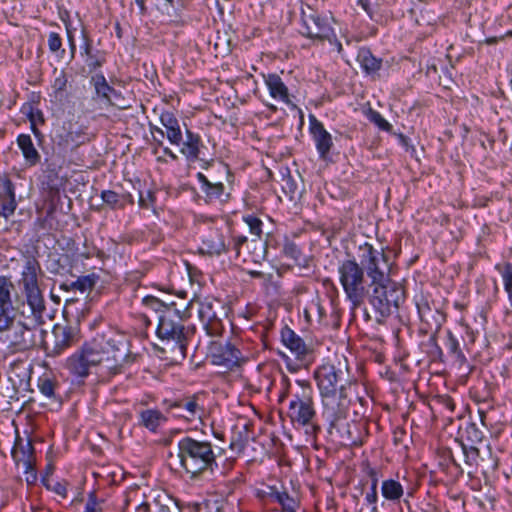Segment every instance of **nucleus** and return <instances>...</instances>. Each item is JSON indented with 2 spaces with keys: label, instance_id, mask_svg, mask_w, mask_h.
<instances>
[{
  "label": "nucleus",
  "instance_id": "obj_10",
  "mask_svg": "<svg viewBox=\"0 0 512 512\" xmlns=\"http://www.w3.org/2000/svg\"><path fill=\"white\" fill-rule=\"evenodd\" d=\"M357 258L361 267L366 269L368 276L372 281L384 280V275L389 269L387 256L383 250L375 249L371 244L365 242L359 245L357 251Z\"/></svg>",
  "mask_w": 512,
  "mask_h": 512
},
{
  "label": "nucleus",
  "instance_id": "obj_24",
  "mask_svg": "<svg viewBox=\"0 0 512 512\" xmlns=\"http://www.w3.org/2000/svg\"><path fill=\"white\" fill-rule=\"evenodd\" d=\"M356 61L359 64L362 72L369 76L378 74L383 65V59L376 57L372 53L371 49L367 46H362L358 49Z\"/></svg>",
  "mask_w": 512,
  "mask_h": 512
},
{
  "label": "nucleus",
  "instance_id": "obj_25",
  "mask_svg": "<svg viewBox=\"0 0 512 512\" xmlns=\"http://www.w3.org/2000/svg\"><path fill=\"white\" fill-rule=\"evenodd\" d=\"M226 248L225 237L219 230H210L202 239L199 251L202 254H220Z\"/></svg>",
  "mask_w": 512,
  "mask_h": 512
},
{
  "label": "nucleus",
  "instance_id": "obj_47",
  "mask_svg": "<svg viewBox=\"0 0 512 512\" xmlns=\"http://www.w3.org/2000/svg\"><path fill=\"white\" fill-rule=\"evenodd\" d=\"M419 315L422 321L430 324V320L432 318V310L430 307L425 304L423 306H418Z\"/></svg>",
  "mask_w": 512,
  "mask_h": 512
},
{
  "label": "nucleus",
  "instance_id": "obj_45",
  "mask_svg": "<svg viewBox=\"0 0 512 512\" xmlns=\"http://www.w3.org/2000/svg\"><path fill=\"white\" fill-rule=\"evenodd\" d=\"M224 191L223 182H211V184L206 188V193L208 196H220Z\"/></svg>",
  "mask_w": 512,
  "mask_h": 512
},
{
  "label": "nucleus",
  "instance_id": "obj_6",
  "mask_svg": "<svg viewBox=\"0 0 512 512\" xmlns=\"http://www.w3.org/2000/svg\"><path fill=\"white\" fill-rule=\"evenodd\" d=\"M339 280L353 309L360 307L368 294L363 268L355 260H345L339 267Z\"/></svg>",
  "mask_w": 512,
  "mask_h": 512
},
{
  "label": "nucleus",
  "instance_id": "obj_57",
  "mask_svg": "<svg viewBox=\"0 0 512 512\" xmlns=\"http://www.w3.org/2000/svg\"><path fill=\"white\" fill-rule=\"evenodd\" d=\"M55 491L60 494L61 496L65 497L66 496V489L64 486H62L61 484H57V487L55 488Z\"/></svg>",
  "mask_w": 512,
  "mask_h": 512
},
{
  "label": "nucleus",
  "instance_id": "obj_20",
  "mask_svg": "<svg viewBox=\"0 0 512 512\" xmlns=\"http://www.w3.org/2000/svg\"><path fill=\"white\" fill-rule=\"evenodd\" d=\"M237 257L244 263L258 264L264 260L266 255V243L261 239L247 240L246 237H239L235 241Z\"/></svg>",
  "mask_w": 512,
  "mask_h": 512
},
{
  "label": "nucleus",
  "instance_id": "obj_63",
  "mask_svg": "<svg viewBox=\"0 0 512 512\" xmlns=\"http://www.w3.org/2000/svg\"><path fill=\"white\" fill-rule=\"evenodd\" d=\"M505 291H506V292H507V294H508V299H509V302H510V304H511V306H512V288H508V289H506Z\"/></svg>",
  "mask_w": 512,
  "mask_h": 512
},
{
  "label": "nucleus",
  "instance_id": "obj_19",
  "mask_svg": "<svg viewBox=\"0 0 512 512\" xmlns=\"http://www.w3.org/2000/svg\"><path fill=\"white\" fill-rule=\"evenodd\" d=\"M172 144L180 146V151L189 158H198L202 146L200 136L192 130H166Z\"/></svg>",
  "mask_w": 512,
  "mask_h": 512
},
{
  "label": "nucleus",
  "instance_id": "obj_42",
  "mask_svg": "<svg viewBox=\"0 0 512 512\" xmlns=\"http://www.w3.org/2000/svg\"><path fill=\"white\" fill-rule=\"evenodd\" d=\"M363 471L366 473V475L371 480V486L370 487L378 488L379 471L376 468L372 467L368 462H365L363 464Z\"/></svg>",
  "mask_w": 512,
  "mask_h": 512
},
{
  "label": "nucleus",
  "instance_id": "obj_11",
  "mask_svg": "<svg viewBox=\"0 0 512 512\" xmlns=\"http://www.w3.org/2000/svg\"><path fill=\"white\" fill-rule=\"evenodd\" d=\"M312 388L308 383H301V389L290 401L288 416L293 423L308 425L315 416Z\"/></svg>",
  "mask_w": 512,
  "mask_h": 512
},
{
  "label": "nucleus",
  "instance_id": "obj_58",
  "mask_svg": "<svg viewBox=\"0 0 512 512\" xmlns=\"http://www.w3.org/2000/svg\"><path fill=\"white\" fill-rule=\"evenodd\" d=\"M309 128H323L322 124L316 120L315 117L311 118V123Z\"/></svg>",
  "mask_w": 512,
  "mask_h": 512
},
{
  "label": "nucleus",
  "instance_id": "obj_15",
  "mask_svg": "<svg viewBox=\"0 0 512 512\" xmlns=\"http://www.w3.org/2000/svg\"><path fill=\"white\" fill-rule=\"evenodd\" d=\"M11 454L16 466L23 469L26 482L34 484L37 480V473L36 457L32 442L17 437Z\"/></svg>",
  "mask_w": 512,
  "mask_h": 512
},
{
  "label": "nucleus",
  "instance_id": "obj_43",
  "mask_svg": "<svg viewBox=\"0 0 512 512\" xmlns=\"http://www.w3.org/2000/svg\"><path fill=\"white\" fill-rule=\"evenodd\" d=\"M73 288L79 290L81 292H85L87 290L92 289L94 286V281L89 277L78 278L73 284Z\"/></svg>",
  "mask_w": 512,
  "mask_h": 512
},
{
  "label": "nucleus",
  "instance_id": "obj_36",
  "mask_svg": "<svg viewBox=\"0 0 512 512\" xmlns=\"http://www.w3.org/2000/svg\"><path fill=\"white\" fill-rule=\"evenodd\" d=\"M281 506L284 512H296L298 501L286 492H275L271 495Z\"/></svg>",
  "mask_w": 512,
  "mask_h": 512
},
{
  "label": "nucleus",
  "instance_id": "obj_35",
  "mask_svg": "<svg viewBox=\"0 0 512 512\" xmlns=\"http://www.w3.org/2000/svg\"><path fill=\"white\" fill-rule=\"evenodd\" d=\"M163 414L158 410L148 409L141 412V422L142 424L152 430L155 431L159 424L164 420Z\"/></svg>",
  "mask_w": 512,
  "mask_h": 512
},
{
  "label": "nucleus",
  "instance_id": "obj_16",
  "mask_svg": "<svg viewBox=\"0 0 512 512\" xmlns=\"http://www.w3.org/2000/svg\"><path fill=\"white\" fill-rule=\"evenodd\" d=\"M77 342L78 339L71 327L57 324L49 335L43 333L39 344L48 355L56 356Z\"/></svg>",
  "mask_w": 512,
  "mask_h": 512
},
{
  "label": "nucleus",
  "instance_id": "obj_28",
  "mask_svg": "<svg viewBox=\"0 0 512 512\" xmlns=\"http://www.w3.org/2000/svg\"><path fill=\"white\" fill-rule=\"evenodd\" d=\"M382 496L393 503H398L404 495L402 484L394 479H386L381 484Z\"/></svg>",
  "mask_w": 512,
  "mask_h": 512
},
{
  "label": "nucleus",
  "instance_id": "obj_17",
  "mask_svg": "<svg viewBox=\"0 0 512 512\" xmlns=\"http://www.w3.org/2000/svg\"><path fill=\"white\" fill-rule=\"evenodd\" d=\"M79 54L88 71L92 74L98 73V70H100L107 62V52L105 50L94 48L93 39L85 27L81 29Z\"/></svg>",
  "mask_w": 512,
  "mask_h": 512
},
{
  "label": "nucleus",
  "instance_id": "obj_48",
  "mask_svg": "<svg viewBox=\"0 0 512 512\" xmlns=\"http://www.w3.org/2000/svg\"><path fill=\"white\" fill-rule=\"evenodd\" d=\"M40 391L48 397L54 395V384L50 380H44L40 385Z\"/></svg>",
  "mask_w": 512,
  "mask_h": 512
},
{
  "label": "nucleus",
  "instance_id": "obj_2",
  "mask_svg": "<svg viewBox=\"0 0 512 512\" xmlns=\"http://www.w3.org/2000/svg\"><path fill=\"white\" fill-rule=\"evenodd\" d=\"M315 378L322 396L325 413L333 421L346 417L349 399L345 387L339 385V376L333 365H322L315 372Z\"/></svg>",
  "mask_w": 512,
  "mask_h": 512
},
{
  "label": "nucleus",
  "instance_id": "obj_8",
  "mask_svg": "<svg viewBox=\"0 0 512 512\" xmlns=\"http://www.w3.org/2000/svg\"><path fill=\"white\" fill-rule=\"evenodd\" d=\"M143 303L151 308L157 309L158 307L163 305L160 301L152 296L145 297L143 299ZM158 327H157V335L161 339L167 340H175L179 347L184 350L185 349V336L183 333V325L181 324V320L179 315L164 306V310L159 315L158 318Z\"/></svg>",
  "mask_w": 512,
  "mask_h": 512
},
{
  "label": "nucleus",
  "instance_id": "obj_23",
  "mask_svg": "<svg viewBox=\"0 0 512 512\" xmlns=\"http://www.w3.org/2000/svg\"><path fill=\"white\" fill-rule=\"evenodd\" d=\"M15 187L7 176H0V216L8 219L16 210Z\"/></svg>",
  "mask_w": 512,
  "mask_h": 512
},
{
  "label": "nucleus",
  "instance_id": "obj_9",
  "mask_svg": "<svg viewBox=\"0 0 512 512\" xmlns=\"http://www.w3.org/2000/svg\"><path fill=\"white\" fill-rule=\"evenodd\" d=\"M207 355L212 364L231 371L240 368L250 358L249 353L244 352L239 345L219 340L210 342Z\"/></svg>",
  "mask_w": 512,
  "mask_h": 512
},
{
  "label": "nucleus",
  "instance_id": "obj_26",
  "mask_svg": "<svg viewBox=\"0 0 512 512\" xmlns=\"http://www.w3.org/2000/svg\"><path fill=\"white\" fill-rule=\"evenodd\" d=\"M178 409V416L183 417L187 421L200 419L201 408L194 397L181 399L173 404Z\"/></svg>",
  "mask_w": 512,
  "mask_h": 512
},
{
  "label": "nucleus",
  "instance_id": "obj_7",
  "mask_svg": "<svg viewBox=\"0 0 512 512\" xmlns=\"http://www.w3.org/2000/svg\"><path fill=\"white\" fill-rule=\"evenodd\" d=\"M374 286L371 296V304L380 313L382 317L389 316L393 311L397 310L400 303L404 300V290L394 282L386 279L372 281Z\"/></svg>",
  "mask_w": 512,
  "mask_h": 512
},
{
  "label": "nucleus",
  "instance_id": "obj_14",
  "mask_svg": "<svg viewBox=\"0 0 512 512\" xmlns=\"http://www.w3.org/2000/svg\"><path fill=\"white\" fill-rule=\"evenodd\" d=\"M4 331L7 332L5 340L16 351H25L33 348L38 344L37 336L40 338L43 336V330L38 327H28L21 322L14 323L13 316L12 324Z\"/></svg>",
  "mask_w": 512,
  "mask_h": 512
},
{
  "label": "nucleus",
  "instance_id": "obj_50",
  "mask_svg": "<svg viewBox=\"0 0 512 512\" xmlns=\"http://www.w3.org/2000/svg\"><path fill=\"white\" fill-rule=\"evenodd\" d=\"M357 5L360 6L365 12L366 14L369 16V18L371 20L374 19V11L372 9V6H371V3H370V0H357Z\"/></svg>",
  "mask_w": 512,
  "mask_h": 512
},
{
  "label": "nucleus",
  "instance_id": "obj_34",
  "mask_svg": "<svg viewBox=\"0 0 512 512\" xmlns=\"http://www.w3.org/2000/svg\"><path fill=\"white\" fill-rule=\"evenodd\" d=\"M316 141L317 149L322 158H325L332 146L331 135L327 130H311Z\"/></svg>",
  "mask_w": 512,
  "mask_h": 512
},
{
  "label": "nucleus",
  "instance_id": "obj_60",
  "mask_svg": "<svg viewBox=\"0 0 512 512\" xmlns=\"http://www.w3.org/2000/svg\"><path fill=\"white\" fill-rule=\"evenodd\" d=\"M115 33H116L117 38H119V39L122 38V29H121L119 22H117L115 24Z\"/></svg>",
  "mask_w": 512,
  "mask_h": 512
},
{
  "label": "nucleus",
  "instance_id": "obj_62",
  "mask_svg": "<svg viewBox=\"0 0 512 512\" xmlns=\"http://www.w3.org/2000/svg\"><path fill=\"white\" fill-rule=\"evenodd\" d=\"M139 204L141 207H144V208H147L149 206L148 203L146 202V200L142 196L139 199Z\"/></svg>",
  "mask_w": 512,
  "mask_h": 512
},
{
  "label": "nucleus",
  "instance_id": "obj_5",
  "mask_svg": "<svg viewBox=\"0 0 512 512\" xmlns=\"http://www.w3.org/2000/svg\"><path fill=\"white\" fill-rule=\"evenodd\" d=\"M89 84L93 91L87 104L82 103L83 113H95L98 110L108 109L109 107L119 109L128 107L122 92L108 83L102 71L92 74L89 78Z\"/></svg>",
  "mask_w": 512,
  "mask_h": 512
},
{
  "label": "nucleus",
  "instance_id": "obj_49",
  "mask_svg": "<svg viewBox=\"0 0 512 512\" xmlns=\"http://www.w3.org/2000/svg\"><path fill=\"white\" fill-rule=\"evenodd\" d=\"M61 20L65 26L66 37L75 36L76 28L72 26L69 15L66 12V17L61 16Z\"/></svg>",
  "mask_w": 512,
  "mask_h": 512
},
{
  "label": "nucleus",
  "instance_id": "obj_21",
  "mask_svg": "<svg viewBox=\"0 0 512 512\" xmlns=\"http://www.w3.org/2000/svg\"><path fill=\"white\" fill-rule=\"evenodd\" d=\"M13 288L10 278L0 276V330H5L12 324L11 292Z\"/></svg>",
  "mask_w": 512,
  "mask_h": 512
},
{
  "label": "nucleus",
  "instance_id": "obj_44",
  "mask_svg": "<svg viewBox=\"0 0 512 512\" xmlns=\"http://www.w3.org/2000/svg\"><path fill=\"white\" fill-rule=\"evenodd\" d=\"M366 502L372 506L371 511L372 512H378L376 503L378 500V494H377V488L376 487H370V490L365 495Z\"/></svg>",
  "mask_w": 512,
  "mask_h": 512
},
{
  "label": "nucleus",
  "instance_id": "obj_22",
  "mask_svg": "<svg viewBox=\"0 0 512 512\" xmlns=\"http://www.w3.org/2000/svg\"><path fill=\"white\" fill-rule=\"evenodd\" d=\"M281 339L283 344L295 355L296 359L306 364L310 363L311 349L293 330L288 327L283 328L281 331Z\"/></svg>",
  "mask_w": 512,
  "mask_h": 512
},
{
  "label": "nucleus",
  "instance_id": "obj_53",
  "mask_svg": "<svg viewBox=\"0 0 512 512\" xmlns=\"http://www.w3.org/2000/svg\"><path fill=\"white\" fill-rule=\"evenodd\" d=\"M138 9H139V14L140 15H145L146 12H147V7H146V1L147 0H134Z\"/></svg>",
  "mask_w": 512,
  "mask_h": 512
},
{
  "label": "nucleus",
  "instance_id": "obj_56",
  "mask_svg": "<svg viewBox=\"0 0 512 512\" xmlns=\"http://www.w3.org/2000/svg\"><path fill=\"white\" fill-rule=\"evenodd\" d=\"M398 137L401 141V143L406 147V148H409V147H412L410 144H409V141H408V137L404 136L403 134L399 133L398 134Z\"/></svg>",
  "mask_w": 512,
  "mask_h": 512
},
{
  "label": "nucleus",
  "instance_id": "obj_41",
  "mask_svg": "<svg viewBox=\"0 0 512 512\" xmlns=\"http://www.w3.org/2000/svg\"><path fill=\"white\" fill-rule=\"evenodd\" d=\"M245 222L249 226L251 233L256 237L255 239H261L262 234V222L260 219L249 216L245 218Z\"/></svg>",
  "mask_w": 512,
  "mask_h": 512
},
{
  "label": "nucleus",
  "instance_id": "obj_3",
  "mask_svg": "<svg viewBox=\"0 0 512 512\" xmlns=\"http://www.w3.org/2000/svg\"><path fill=\"white\" fill-rule=\"evenodd\" d=\"M178 457L184 470L196 477L208 470L212 471L216 464V455L208 441H199L185 437L178 443Z\"/></svg>",
  "mask_w": 512,
  "mask_h": 512
},
{
  "label": "nucleus",
  "instance_id": "obj_64",
  "mask_svg": "<svg viewBox=\"0 0 512 512\" xmlns=\"http://www.w3.org/2000/svg\"><path fill=\"white\" fill-rule=\"evenodd\" d=\"M209 177H210V181L211 182H222L221 180H219L216 177H214L212 174H210Z\"/></svg>",
  "mask_w": 512,
  "mask_h": 512
},
{
  "label": "nucleus",
  "instance_id": "obj_12",
  "mask_svg": "<svg viewBox=\"0 0 512 512\" xmlns=\"http://www.w3.org/2000/svg\"><path fill=\"white\" fill-rule=\"evenodd\" d=\"M333 27L326 15L311 9L310 12H301V30L302 36L317 42H324L325 39L333 36Z\"/></svg>",
  "mask_w": 512,
  "mask_h": 512
},
{
  "label": "nucleus",
  "instance_id": "obj_52",
  "mask_svg": "<svg viewBox=\"0 0 512 512\" xmlns=\"http://www.w3.org/2000/svg\"><path fill=\"white\" fill-rule=\"evenodd\" d=\"M67 42H68L70 57H71V59H73L75 57V54L77 51L76 37L69 35V37H67Z\"/></svg>",
  "mask_w": 512,
  "mask_h": 512
},
{
  "label": "nucleus",
  "instance_id": "obj_27",
  "mask_svg": "<svg viewBox=\"0 0 512 512\" xmlns=\"http://www.w3.org/2000/svg\"><path fill=\"white\" fill-rule=\"evenodd\" d=\"M101 198L112 209H124L127 205H132L134 202L130 194H118L112 190L103 191Z\"/></svg>",
  "mask_w": 512,
  "mask_h": 512
},
{
  "label": "nucleus",
  "instance_id": "obj_33",
  "mask_svg": "<svg viewBox=\"0 0 512 512\" xmlns=\"http://www.w3.org/2000/svg\"><path fill=\"white\" fill-rule=\"evenodd\" d=\"M363 117L377 128H392V125L381 115L380 112L374 110L369 104L361 108Z\"/></svg>",
  "mask_w": 512,
  "mask_h": 512
},
{
  "label": "nucleus",
  "instance_id": "obj_29",
  "mask_svg": "<svg viewBox=\"0 0 512 512\" xmlns=\"http://www.w3.org/2000/svg\"><path fill=\"white\" fill-rule=\"evenodd\" d=\"M20 113L29 121L30 128H37V126L44 124V115L38 107V103H23L20 108Z\"/></svg>",
  "mask_w": 512,
  "mask_h": 512
},
{
  "label": "nucleus",
  "instance_id": "obj_51",
  "mask_svg": "<svg viewBox=\"0 0 512 512\" xmlns=\"http://www.w3.org/2000/svg\"><path fill=\"white\" fill-rule=\"evenodd\" d=\"M325 41H328L330 45L334 46L336 51L341 54L343 51L342 43L338 40L335 30L333 29V36L329 37L328 39H325Z\"/></svg>",
  "mask_w": 512,
  "mask_h": 512
},
{
  "label": "nucleus",
  "instance_id": "obj_46",
  "mask_svg": "<svg viewBox=\"0 0 512 512\" xmlns=\"http://www.w3.org/2000/svg\"><path fill=\"white\" fill-rule=\"evenodd\" d=\"M84 512H102L101 505L96 501L93 493L89 496Z\"/></svg>",
  "mask_w": 512,
  "mask_h": 512
},
{
  "label": "nucleus",
  "instance_id": "obj_61",
  "mask_svg": "<svg viewBox=\"0 0 512 512\" xmlns=\"http://www.w3.org/2000/svg\"><path fill=\"white\" fill-rule=\"evenodd\" d=\"M218 169L223 172L224 174H227L228 172V168L226 165L222 164V163H218Z\"/></svg>",
  "mask_w": 512,
  "mask_h": 512
},
{
  "label": "nucleus",
  "instance_id": "obj_30",
  "mask_svg": "<svg viewBox=\"0 0 512 512\" xmlns=\"http://www.w3.org/2000/svg\"><path fill=\"white\" fill-rule=\"evenodd\" d=\"M200 317L205 322L204 328L209 336L214 338H219L222 336L224 332V325L219 318H217L214 314L210 315L204 307L200 310Z\"/></svg>",
  "mask_w": 512,
  "mask_h": 512
},
{
  "label": "nucleus",
  "instance_id": "obj_39",
  "mask_svg": "<svg viewBox=\"0 0 512 512\" xmlns=\"http://www.w3.org/2000/svg\"><path fill=\"white\" fill-rule=\"evenodd\" d=\"M164 5L173 9L171 13L168 12V15L173 18L174 21L178 22L182 20V11L185 9L183 1H178L177 7H175L174 0H164Z\"/></svg>",
  "mask_w": 512,
  "mask_h": 512
},
{
  "label": "nucleus",
  "instance_id": "obj_37",
  "mask_svg": "<svg viewBox=\"0 0 512 512\" xmlns=\"http://www.w3.org/2000/svg\"><path fill=\"white\" fill-rule=\"evenodd\" d=\"M68 84V76L64 69H61L59 74L54 78L51 83V88L53 91V96L55 98H62L67 89Z\"/></svg>",
  "mask_w": 512,
  "mask_h": 512
},
{
  "label": "nucleus",
  "instance_id": "obj_1",
  "mask_svg": "<svg viewBox=\"0 0 512 512\" xmlns=\"http://www.w3.org/2000/svg\"><path fill=\"white\" fill-rule=\"evenodd\" d=\"M129 362V350L124 337L113 331L98 333L86 342L80 351L67 360L68 369L75 375L85 377L91 366L101 365L111 374H118Z\"/></svg>",
  "mask_w": 512,
  "mask_h": 512
},
{
  "label": "nucleus",
  "instance_id": "obj_4",
  "mask_svg": "<svg viewBox=\"0 0 512 512\" xmlns=\"http://www.w3.org/2000/svg\"><path fill=\"white\" fill-rule=\"evenodd\" d=\"M41 276L42 270L38 260L35 257H27L22 268L18 285L24 303L28 305L32 314L37 319L42 317V313L45 310V300L40 288Z\"/></svg>",
  "mask_w": 512,
  "mask_h": 512
},
{
  "label": "nucleus",
  "instance_id": "obj_38",
  "mask_svg": "<svg viewBox=\"0 0 512 512\" xmlns=\"http://www.w3.org/2000/svg\"><path fill=\"white\" fill-rule=\"evenodd\" d=\"M495 268L502 276L505 290L512 288V263L497 264Z\"/></svg>",
  "mask_w": 512,
  "mask_h": 512
},
{
  "label": "nucleus",
  "instance_id": "obj_59",
  "mask_svg": "<svg viewBox=\"0 0 512 512\" xmlns=\"http://www.w3.org/2000/svg\"><path fill=\"white\" fill-rule=\"evenodd\" d=\"M507 74H508V77H509V85H510L511 90H512V62L510 64H508V66H507Z\"/></svg>",
  "mask_w": 512,
  "mask_h": 512
},
{
  "label": "nucleus",
  "instance_id": "obj_54",
  "mask_svg": "<svg viewBox=\"0 0 512 512\" xmlns=\"http://www.w3.org/2000/svg\"><path fill=\"white\" fill-rule=\"evenodd\" d=\"M197 177L199 181L203 184L204 190L206 191V188H208V186L211 184L210 179L203 173H198Z\"/></svg>",
  "mask_w": 512,
  "mask_h": 512
},
{
  "label": "nucleus",
  "instance_id": "obj_32",
  "mask_svg": "<svg viewBox=\"0 0 512 512\" xmlns=\"http://www.w3.org/2000/svg\"><path fill=\"white\" fill-rule=\"evenodd\" d=\"M18 145L21 148L23 155L30 164H35L39 160V154L35 149L31 137L29 135L21 134L18 137Z\"/></svg>",
  "mask_w": 512,
  "mask_h": 512
},
{
  "label": "nucleus",
  "instance_id": "obj_18",
  "mask_svg": "<svg viewBox=\"0 0 512 512\" xmlns=\"http://www.w3.org/2000/svg\"><path fill=\"white\" fill-rule=\"evenodd\" d=\"M264 84L268 90L269 96L279 102L283 103L289 108H296L297 106V90L288 86L280 75L277 73H268L264 75Z\"/></svg>",
  "mask_w": 512,
  "mask_h": 512
},
{
  "label": "nucleus",
  "instance_id": "obj_31",
  "mask_svg": "<svg viewBox=\"0 0 512 512\" xmlns=\"http://www.w3.org/2000/svg\"><path fill=\"white\" fill-rule=\"evenodd\" d=\"M47 45L50 53L60 61L64 58L66 50L63 47L62 36L58 32L50 31L47 35Z\"/></svg>",
  "mask_w": 512,
  "mask_h": 512
},
{
  "label": "nucleus",
  "instance_id": "obj_55",
  "mask_svg": "<svg viewBox=\"0 0 512 512\" xmlns=\"http://www.w3.org/2000/svg\"><path fill=\"white\" fill-rule=\"evenodd\" d=\"M197 177L199 181L203 184L204 190L206 191V188H208V186L211 184L210 179L203 173H198Z\"/></svg>",
  "mask_w": 512,
  "mask_h": 512
},
{
  "label": "nucleus",
  "instance_id": "obj_40",
  "mask_svg": "<svg viewBox=\"0 0 512 512\" xmlns=\"http://www.w3.org/2000/svg\"><path fill=\"white\" fill-rule=\"evenodd\" d=\"M159 118L164 128H180L178 120L172 111H162Z\"/></svg>",
  "mask_w": 512,
  "mask_h": 512
},
{
  "label": "nucleus",
  "instance_id": "obj_13",
  "mask_svg": "<svg viewBox=\"0 0 512 512\" xmlns=\"http://www.w3.org/2000/svg\"><path fill=\"white\" fill-rule=\"evenodd\" d=\"M122 512H181L171 499L164 497L148 500L139 491L128 493Z\"/></svg>",
  "mask_w": 512,
  "mask_h": 512
}]
</instances>
